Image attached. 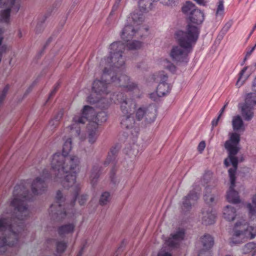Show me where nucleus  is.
Masks as SVG:
<instances>
[{"label": "nucleus", "mask_w": 256, "mask_h": 256, "mask_svg": "<svg viewBox=\"0 0 256 256\" xmlns=\"http://www.w3.org/2000/svg\"><path fill=\"white\" fill-rule=\"evenodd\" d=\"M102 104H104V106L99 105V106L104 108V107H105V106H106L108 104V100H104L102 102Z\"/></svg>", "instance_id": "obj_51"}, {"label": "nucleus", "mask_w": 256, "mask_h": 256, "mask_svg": "<svg viewBox=\"0 0 256 256\" xmlns=\"http://www.w3.org/2000/svg\"><path fill=\"white\" fill-rule=\"evenodd\" d=\"M224 0H219L217 4L216 16V17L222 18L224 16Z\"/></svg>", "instance_id": "obj_31"}, {"label": "nucleus", "mask_w": 256, "mask_h": 256, "mask_svg": "<svg viewBox=\"0 0 256 256\" xmlns=\"http://www.w3.org/2000/svg\"><path fill=\"white\" fill-rule=\"evenodd\" d=\"M256 48V44L252 48L253 50H254Z\"/></svg>", "instance_id": "obj_56"}, {"label": "nucleus", "mask_w": 256, "mask_h": 256, "mask_svg": "<svg viewBox=\"0 0 256 256\" xmlns=\"http://www.w3.org/2000/svg\"><path fill=\"white\" fill-rule=\"evenodd\" d=\"M9 88L8 86H6L2 92L0 93V103L2 102L4 100V99L8 92V90Z\"/></svg>", "instance_id": "obj_38"}, {"label": "nucleus", "mask_w": 256, "mask_h": 256, "mask_svg": "<svg viewBox=\"0 0 256 256\" xmlns=\"http://www.w3.org/2000/svg\"><path fill=\"white\" fill-rule=\"evenodd\" d=\"M226 104H225L222 108V109L220 110V114H219V115H218V116L219 118H220V116H222V114L224 113V110H225V108H226Z\"/></svg>", "instance_id": "obj_50"}, {"label": "nucleus", "mask_w": 256, "mask_h": 256, "mask_svg": "<svg viewBox=\"0 0 256 256\" xmlns=\"http://www.w3.org/2000/svg\"><path fill=\"white\" fill-rule=\"evenodd\" d=\"M132 114H122L120 123L122 127L128 129L134 126V120Z\"/></svg>", "instance_id": "obj_25"}, {"label": "nucleus", "mask_w": 256, "mask_h": 256, "mask_svg": "<svg viewBox=\"0 0 256 256\" xmlns=\"http://www.w3.org/2000/svg\"><path fill=\"white\" fill-rule=\"evenodd\" d=\"M158 256H172L168 252H166L164 250L162 249L158 254Z\"/></svg>", "instance_id": "obj_42"}, {"label": "nucleus", "mask_w": 256, "mask_h": 256, "mask_svg": "<svg viewBox=\"0 0 256 256\" xmlns=\"http://www.w3.org/2000/svg\"><path fill=\"white\" fill-rule=\"evenodd\" d=\"M252 52H251L250 50H249L248 51L246 54V57L244 58V60H246V58L249 56L252 53Z\"/></svg>", "instance_id": "obj_52"}, {"label": "nucleus", "mask_w": 256, "mask_h": 256, "mask_svg": "<svg viewBox=\"0 0 256 256\" xmlns=\"http://www.w3.org/2000/svg\"><path fill=\"white\" fill-rule=\"evenodd\" d=\"M31 188L34 195L41 194L46 188V184L41 178H38L32 183Z\"/></svg>", "instance_id": "obj_19"}, {"label": "nucleus", "mask_w": 256, "mask_h": 256, "mask_svg": "<svg viewBox=\"0 0 256 256\" xmlns=\"http://www.w3.org/2000/svg\"><path fill=\"white\" fill-rule=\"evenodd\" d=\"M188 22L184 30H186L188 25L196 27L198 30V35L200 32V29L198 25L202 24L204 20V13L203 11L197 8L188 17Z\"/></svg>", "instance_id": "obj_13"}, {"label": "nucleus", "mask_w": 256, "mask_h": 256, "mask_svg": "<svg viewBox=\"0 0 256 256\" xmlns=\"http://www.w3.org/2000/svg\"><path fill=\"white\" fill-rule=\"evenodd\" d=\"M58 87H59V84H57L54 86V90L52 91V92L50 94V96H52L54 94V93L56 92V91L58 89Z\"/></svg>", "instance_id": "obj_48"}, {"label": "nucleus", "mask_w": 256, "mask_h": 256, "mask_svg": "<svg viewBox=\"0 0 256 256\" xmlns=\"http://www.w3.org/2000/svg\"><path fill=\"white\" fill-rule=\"evenodd\" d=\"M226 256H230V255H226Z\"/></svg>", "instance_id": "obj_61"}, {"label": "nucleus", "mask_w": 256, "mask_h": 256, "mask_svg": "<svg viewBox=\"0 0 256 256\" xmlns=\"http://www.w3.org/2000/svg\"><path fill=\"white\" fill-rule=\"evenodd\" d=\"M196 9L193 3L187 2L182 7V12L188 17Z\"/></svg>", "instance_id": "obj_29"}, {"label": "nucleus", "mask_w": 256, "mask_h": 256, "mask_svg": "<svg viewBox=\"0 0 256 256\" xmlns=\"http://www.w3.org/2000/svg\"><path fill=\"white\" fill-rule=\"evenodd\" d=\"M244 104L250 108H256V94L255 92L248 94L246 96Z\"/></svg>", "instance_id": "obj_28"}, {"label": "nucleus", "mask_w": 256, "mask_h": 256, "mask_svg": "<svg viewBox=\"0 0 256 256\" xmlns=\"http://www.w3.org/2000/svg\"><path fill=\"white\" fill-rule=\"evenodd\" d=\"M166 79L167 76H164V80L160 82L157 87L156 92L158 96H162L170 91V87L166 82Z\"/></svg>", "instance_id": "obj_23"}, {"label": "nucleus", "mask_w": 256, "mask_h": 256, "mask_svg": "<svg viewBox=\"0 0 256 256\" xmlns=\"http://www.w3.org/2000/svg\"><path fill=\"white\" fill-rule=\"evenodd\" d=\"M242 160H243V158H241L240 159V162H242Z\"/></svg>", "instance_id": "obj_59"}, {"label": "nucleus", "mask_w": 256, "mask_h": 256, "mask_svg": "<svg viewBox=\"0 0 256 256\" xmlns=\"http://www.w3.org/2000/svg\"><path fill=\"white\" fill-rule=\"evenodd\" d=\"M120 110L122 114H132L136 106V102L130 98H123L120 102Z\"/></svg>", "instance_id": "obj_16"}, {"label": "nucleus", "mask_w": 256, "mask_h": 256, "mask_svg": "<svg viewBox=\"0 0 256 256\" xmlns=\"http://www.w3.org/2000/svg\"><path fill=\"white\" fill-rule=\"evenodd\" d=\"M238 107L240 110L242 116L246 120L250 121L253 118L254 108H250L244 104H240Z\"/></svg>", "instance_id": "obj_20"}, {"label": "nucleus", "mask_w": 256, "mask_h": 256, "mask_svg": "<svg viewBox=\"0 0 256 256\" xmlns=\"http://www.w3.org/2000/svg\"><path fill=\"white\" fill-rule=\"evenodd\" d=\"M198 198L197 192H190V194L184 197L182 202V208L184 210H188L192 205L195 204Z\"/></svg>", "instance_id": "obj_18"}, {"label": "nucleus", "mask_w": 256, "mask_h": 256, "mask_svg": "<svg viewBox=\"0 0 256 256\" xmlns=\"http://www.w3.org/2000/svg\"><path fill=\"white\" fill-rule=\"evenodd\" d=\"M250 223L244 220L236 222L233 228L230 244L242 243L245 239H252L256 236V194L252 196L251 202L246 205Z\"/></svg>", "instance_id": "obj_4"}, {"label": "nucleus", "mask_w": 256, "mask_h": 256, "mask_svg": "<svg viewBox=\"0 0 256 256\" xmlns=\"http://www.w3.org/2000/svg\"><path fill=\"white\" fill-rule=\"evenodd\" d=\"M159 96L157 94V92H152L150 94V98L154 100H156Z\"/></svg>", "instance_id": "obj_44"}, {"label": "nucleus", "mask_w": 256, "mask_h": 256, "mask_svg": "<svg viewBox=\"0 0 256 256\" xmlns=\"http://www.w3.org/2000/svg\"><path fill=\"white\" fill-rule=\"evenodd\" d=\"M215 216V214L212 212L211 210H204L202 212L200 218L202 222L206 225L213 224L214 222Z\"/></svg>", "instance_id": "obj_22"}, {"label": "nucleus", "mask_w": 256, "mask_h": 256, "mask_svg": "<svg viewBox=\"0 0 256 256\" xmlns=\"http://www.w3.org/2000/svg\"><path fill=\"white\" fill-rule=\"evenodd\" d=\"M136 118L145 124L153 122L156 118V110L154 106H142L136 108L134 110Z\"/></svg>", "instance_id": "obj_9"}, {"label": "nucleus", "mask_w": 256, "mask_h": 256, "mask_svg": "<svg viewBox=\"0 0 256 256\" xmlns=\"http://www.w3.org/2000/svg\"><path fill=\"white\" fill-rule=\"evenodd\" d=\"M245 248H252V244H246L245 246Z\"/></svg>", "instance_id": "obj_53"}, {"label": "nucleus", "mask_w": 256, "mask_h": 256, "mask_svg": "<svg viewBox=\"0 0 256 256\" xmlns=\"http://www.w3.org/2000/svg\"><path fill=\"white\" fill-rule=\"evenodd\" d=\"M229 138L226 140L224 146L228 152V156L224 160V165L226 167L230 166L232 164V168L228 170L236 172L238 160L236 155L240 151V134L236 132H230L228 134Z\"/></svg>", "instance_id": "obj_6"}, {"label": "nucleus", "mask_w": 256, "mask_h": 256, "mask_svg": "<svg viewBox=\"0 0 256 256\" xmlns=\"http://www.w3.org/2000/svg\"><path fill=\"white\" fill-rule=\"evenodd\" d=\"M72 149V139L68 138L64 142L62 154L53 155L51 166L55 175L54 180L66 188L74 186L78 194L80 188L76 184V178L81 168L80 160L76 156H68Z\"/></svg>", "instance_id": "obj_1"}, {"label": "nucleus", "mask_w": 256, "mask_h": 256, "mask_svg": "<svg viewBox=\"0 0 256 256\" xmlns=\"http://www.w3.org/2000/svg\"><path fill=\"white\" fill-rule=\"evenodd\" d=\"M223 214L224 218L228 221L234 220L236 216V209L234 207L229 206L225 207Z\"/></svg>", "instance_id": "obj_27"}, {"label": "nucleus", "mask_w": 256, "mask_h": 256, "mask_svg": "<svg viewBox=\"0 0 256 256\" xmlns=\"http://www.w3.org/2000/svg\"><path fill=\"white\" fill-rule=\"evenodd\" d=\"M204 199L207 204H210L214 202V197L211 194H205Z\"/></svg>", "instance_id": "obj_39"}, {"label": "nucleus", "mask_w": 256, "mask_h": 256, "mask_svg": "<svg viewBox=\"0 0 256 256\" xmlns=\"http://www.w3.org/2000/svg\"><path fill=\"white\" fill-rule=\"evenodd\" d=\"M96 118L100 122H104L106 120V115L104 112H100L96 114L92 107L85 106L82 108V115H76L73 118V123L70 126V129L76 128V126L84 124L87 120H93Z\"/></svg>", "instance_id": "obj_8"}, {"label": "nucleus", "mask_w": 256, "mask_h": 256, "mask_svg": "<svg viewBox=\"0 0 256 256\" xmlns=\"http://www.w3.org/2000/svg\"><path fill=\"white\" fill-rule=\"evenodd\" d=\"M205 147H206L205 142L204 141H202L198 144V150L200 153H202L203 152V150H204V149L205 148Z\"/></svg>", "instance_id": "obj_40"}, {"label": "nucleus", "mask_w": 256, "mask_h": 256, "mask_svg": "<svg viewBox=\"0 0 256 256\" xmlns=\"http://www.w3.org/2000/svg\"><path fill=\"white\" fill-rule=\"evenodd\" d=\"M198 4L201 6H206V2L205 0H194Z\"/></svg>", "instance_id": "obj_45"}, {"label": "nucleus", "mask_w": 256, "mask_h": 256, "mask_svg": "<svg viewBox=\"0 0 256 256\" xmlns=\"http://www.w3.org/2000/svg\"><path fill=\"white\" fill-rule=\"evenodd\" d=\"M214 244L213 238L210 235H204L200 239L198 247L201 248L198 256H208V250L212 248Z\"/></svg>", "instance_id": "obj_14"}, {"label": "nucleus", "mask_w": 256, "mask_h": 256, "mask_svg": "<svg viewBox=\"0 0 256 256\" xmlns=\"http://www.w3.org/2000/svg\"><path fill=\"white\" fill-rule=\"evenodd\" d=\"M131 16L132 21L126 25L122 29L121 37L124 40L128 42L126 46L129 50H136L142 46V42L136 40L130 41L134 36L138 35L142 18L137 13L132 14Z\"/></svg>", "instance_id": "obj_5"}, {"label": "nucleus", "mask_w": 256, "mask_h": 256, "mask_svg": "<svg viewBox=\"0 0 256 256\" xmlns=\"http://www.w3.org/2000/svg\"><path fill=\"white\" fill-rule=\"evenodd\" d=\"M230 26H231L230 24L227 23L226 24V25L224 26V27L222 28V31L224 32V34L226 33L228 30L230 29Z\"/></svg>", "instance_id": "obj_43"}, {"label": "nucleus", "mask_w": 256, "mask_h": 256, "mask_svg": "<svg viewBox=\"0 0 256 256\" xmlns=\"http://www.w3.org/2000/svg\"><path fill=\"white\" fill-rule=\"evenodd\" d=\"M98 124L96 123H90L88 126V140L90 144L96 142L97 137Z\"/></svg>", "instance_id": "obj_24"}, {"label": "nucleus", "mask_w": 256, "mask_h": 256, "mask_svg": "<svg viewBox=\"0 0 256 256\" xmlns=\"http://www.w3.org/2000/svg\"><path fill=\"white\" fill-rule=\"evenodd\" d=\"M252 89L254 92H256V78H254L252 83Z\"/></svg>", "instance_id": "obj_49"}, {"label": "nucleus", "mask_w": 256, "mask_h": 256, "mask_svg": "<svg viewBox=\"0 0 256 256\" xmlns=\"http://www.w3.org/2000/svg\"><path fill=\"white\" fill-rule=\"evenodd\" d=\"M56 251L58 252H63L66 248V244L63 241H59L56 242Z\"/></svg>", "instance_id": "obj_35"}, {"label": "nucleus", "mask_w": 256, "mask_h": 256, "mask_svg": "<svg viewBox=\"0 0 256 256\" xmlns=\"http://www.w3.org/2000/svg\"><path fill=\"white\" fill-rule=\"evenodd\" d=\"M8 231L10 236L8 240H2L0 241V249L6 246H12L18 242V235L12 230V228L8 221L5 218H0V231ZM4 250H0V252H4Z\"/></svg>", "instance_id": "obj_10"}, {"label": "nucleus", "mask_w": 256, "mask_h": 256, "mask_svg": "<svg viewBox=\"0 0 256 256\" xmlns=\"http://www.w3.org/2000/svg\"><path fill=\"white\" fill-rule=\"evenodd\" d=\"M152 0H140L138 2L139 8L142 10H148L152 8Z\"/></svg>", "instance_id": "obj_30"}, {"label": "nucleus", "mask_w": 256, "mask_h": 256, "mask_svg": "<svg viewBox=\"0 0 256 256\" xmlns=\"http://www.w3.org/2000/svg\"><path fill=\"white\" fill-rule=\"evenodd\" d=\"M176 0H160V2L164 6H174Z\"/></svg>", "instance_id": "obj_37"}, {"label": "nucleus", "mask_w": 256, "mask_h": 256, "mask_svg": "<svg viewBox=\"0 0 256 256\" xmlns=\"http://www.w3.org/2000/svg\"><path fill=\"white\" fill-rule=\"evenodd\" d=\"M18 0H0V8L2 10L0 12V48L2 46L4 37L2 36L3 31L2 28V23H8L10 20V12L13 10L18 12L20 8V4H16Z\"/></svg>", "instance_id": "obj_7"}, {"label": "nucleus", "mask_w": 256, "mask_h": 256, "mask_svg": "<svg viewBox=\"0 0 256 256\" xmlns=\"http://www.w3.org/2000/svg\"><path fill=\"white\" fill-rule=\"evenodd\" d=\"M20 0H18V1L16 2V4H20Z\"/></svg>", "instance_id": "obj_57"}, {"label": "nucleus", "mask_w": 256, "mask_h": 256, "mask_svg": "<svg viewBox=\"0 0 256 256\" xmlns=\"http://www.w3.org/2000/svg\"><path fill=\"white\" fill-rule=\"evenodd\" d=\"M75 229V225L74 224H67L60 226L58 228V233L60 236H65L72 234Z\"/></svg>", "instance_id": "obj_26"}, {"label": "nucleus", "mask_w": 256, "mask_h": 256, "mask_svg": "<svg viewBox=\"0 0 256 256\" xmlns=\"http://www.w3.org/2000/svg\"><path fill=\"white\" fill-rule=\"evenodd\" d=\"M250 50L251 52H253V51H254V50H253L252 48H251V50Z\"/></svg>", "instance_id": "obj_60"}, {"label": "nucleus", "mask_w": 256, "mask_h": 256, "mask_svg": "<svg viewBox=\"0 0 256 256\" xmlns=\"http://www.w3.org/2000/svg\"><path fill=\"white\" fill-rule=\"evenodd\" d=\"M184 231L178 230L171 234V236L166 241L167 244L170 246H174L184 239Z\"/></svg>", "instance_id": "obj_17"}, {"label": "nucleus", "mask_w": 256, "mask_h": 256, "mask_svg": "<svg viewBox=\"0 0 256 256\" xmlns=\"http://www.w3.org/2000/svg\"><path fill=\"white\" fill-rule=\"evenodd\" d=\"M111 82H114L118 86L125 88L128 90H132L136 88V85L134 82H130L129 78L125 74L120 75L118 79L112 76Z\"/></svg>", "instance_id": "obj_15"}, {"label": "nucleus", "mask_w": 256, "mask_h": 256, "mask_svg": "<svg viewBox=\"0 0 256 256\" xmlns=\"http://www.w3.org/2000/svg\"><path fill=\"white\" fill-rule=\"evenodd\" d=\"M56 206V204H52V205L51 208H53L54 206Z\"/></svg>", "instance_id": "obj_58"}, {"label": "nucleus", "mask_w": 256, "mask_h": 256, "mask_svg": "<svg viewBox=\"0 0 256 256\" xmlns=\"http://www.w3.org/2000/svg\"><path fill=\"white\" fill-rule=\"evenodd\" d=\"M78 202H79L80 204V205H82L86 202L87 198L86 196L82 195V196H80L78 197Z\"/></svg>", "instance_id": "obj_41"}, {"label": "nucleus", "mask_w": 256, "mask_h": 256, "mask_svg": "<svg viewBox=\"0 0 256 256\" xmlns=\"http://www.w3.org/2000/svg\"><path fill=\"white\" fill-rule=\"evenodd\" d=\"M20 189V187L19 186L15 187L14 191V195L16 194V192L18 191Z\"/></svg>", "instance_id": "obj_54"}, {"label": "nucleus", "mask_w": 256, "mask_h": 256, "mask_svg": "<svg viewBox=\"0 0 256 256\" xmlns=\"http://www.w3.org/2000/svg\"><path fill=\"white\" fill-rule=\"evenodd\" d=\"M162 64L170 72H174L176 69L174 64L167 58L162 60Z\"/></svg>", "instance_id": "obj_32"}, {"label": "nucleus", "mask_w": 256, "mask_h": 256, "mask_svg": "<svg viewBox=\"0 0 256 256\" xmlns=\"http://www.w3.org/2000/svg\"><path fill=\"white\" fill-rule=\"evenodd\" d=\"M174 38L178 44L172 46L170 50V58L176 63L186 62L188 54L192 51L198 38V30L188 25L186 30H177Z\"/></svg>", "instance_id": "obj_3"}, {"label": "nucleus", "mask_w": 256, "mask_h": 256, "mask_svg": "<svg viewBox=\"0 0 256 256\" xmlns=\"http://www.w3.org/2000/svg\"><path fill=\"white\" fill-rule=\"evenodd\" d=\"M110 56L102 60L100 62V66L102 68V80H96L93 82V92L87 98V102L90 104L100 102L103 99H105L109 92L106 76L110 74V70L113 66L118 68L124 64V60L122 55L124 48L123 44L120 42H114L110 46Z\"/></svg>", "instance_id": "obj_2"}, {"label": "nucleus", "mask_w": 256, "mask_h": 256, "mask_svg": "<svg viewBox=\"0 0 256 256\" xmlns=\"http://www.w3.org/2000/svg\"><path fill=\"white\" fill-rule=\"evenodd\" d=\"M62 198V194L60 192V191H58L56 193V200H57V203H59L60 202V198Z\"/></svg>", "instance_id": "obj_46"}, {"label": "nucleus", "mask_w": 256, "mask_h": 256, "mask_svg": "<svg viewBox=\"0 0 256 256\" xmlns=\"http://www.w3.org/2000/svg\"><path fill=\"white\" fill-rule=\"evenodd\" d=\"M220 119V118H219V116H218L217 118L212 120V126H217Z\"/></svg>", "instance_id": "obj_47"}, {"label": "nucleus", "mask_w": 256, "mask_h": 256, "mask_svg": "<svg viewBox=\"0 0 256 256\" xmlns=\"http://www.w3.org/2000/svg\"><path fill=\"white\" fill-rule=\"evenodd\" d=\"M110 195L108 192H103L100 198V204L101 205L106 204L110 201Z\"/></svg>", "instance_id": "obj_33"}, {"label": "nucleus", "mask_w": 256, "mask_h": 256, "mask_svg": "<svg viewBox=\"0 0 256 256\" xmlns=\"http://www.w3.org/2000/svg\"><path fill=\"white\" fill-rule=\"evenodd\" d=\"M30 198L28 196H18V198H14L11 202L10 204L14 207L15 212L18 219H23L28 215V208L24 204V200Z\"/></svg>", "instance_id": "obj_11"}, {"label": "nucleus", "mask_w": 256, "mask_h": 256, "mask_svg": "<svg viewBox=\"0 0 256 256\" xmlns=\"http://www.w3.org/2000/svg\"><path fill=\"white\" fill-rule=\"evenodd\" d=\"M62 115L60 114V116H57L54 119L50 120L49 122V126L51 128H54L56 127L58 124V121L61 118Z\"/></svg>", "instance_id": "obj_36"}, {"label": "nucleus", "mask_w": 256, "mask_h": 256, "mask_svg": "<svg viewBox=\"0 0 256 256\" xmlns=\"http://www.w3.org/2000/svg\"><path fill=\"white\" fill-rule=\"evenodd\" d=\"M232 125L233 130L235 132H244L245 130L244 122L239 115L232 116Z\"/></svg>", "instance_id": "obj_21"}, {"label": "nucleus", "mask_w": 256, "mask_h": 256, "mask_svg": "<svg viewBox=\"0 0 256 256\" xmlns=\"http://www.w3.org/2000/svg\"><path fill=\"white\" fill-rule=\"evenodd\" d=\"M246 70L247 68L245 67L240 71V77L236 83V85L238 87H240L243 84L246 78V77H243V75Z\"/></svg>", "instance_id": "obj_34"}, {"label": "nucleus", "mask_w": 256, "mask_h": 256, "mask_svg": "<svg viewBox=\"0 0 256 256\" xmlns=\"http://www.w3.org/2000/svg\"><path fill=\"white\" fill-rule=\"evenodd\" d=\"M256 28V24L254 26V28H252V32L251 34L253 32V31Z\"/></svg>", "instance_id": "obj_55"}, {"label": "nucleus", "mask_w": 256, "mask_h": 256, "mask_svg": "<svg viewBox=\"0 0 256 256\" xmlns=\"http://www.w3.org/2000/svg\"><path fill=\"white\" fill-rule=\"evenodd\" d=\"M236 172H234L232 170H228L230 186L229 190L228 192L226 198L228 202L234 204H237L240 202L238 193L234 190L236 178Z\"/></svg>", "instance_id": "obj_12"}]
</instances>
